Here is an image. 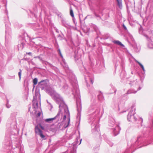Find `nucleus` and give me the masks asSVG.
<instances>
[{"mask_svg": "<svg viewBox=\"0 0 153 153\" xmlns=\"http://www.w3.org/2000/svg\"><path fill=\"white\" fill-rule=\"evenodd\" d=\"M81 140H82V139H81V140H80V143H81Z\"/></svg>", "mask_w": 153, "mask_h": 153, "instance_id": "obj_44", "label": "nucleus"}, {"mask_svg": "<svg viewBox=\"0 0 153 153\" xmlns=\"http://www.w3.org/2000/svg\"><path fill=\"white\" fill-rule=\"evenodd\" d=\"M95 16L97 17H99L100 18V16L99 15H98L97 14H95Z\"/></svg>", "mask_w": 153, "mask_h": 153, "instance_id": "obj_34", "label": "nucleus"}, {"mask_svg": "<svg viewBox=\"0 0 153 153\" xmlns=\"http://www.w3.org/2000/svg\"><path fill=\"white\" fill-rule=\"evenodd\" d=\"M47 91L49 95L56 101V103L59 105V107L60 108L62 107H65V108H64L63 120H65L66 119V117H68V121L67 122V124L65 123L63 127L65 128H66L68 126L70 123V113L68 107L64 102L63 99L55 91L51 89H49L48 90H47Z\"/></svg>", "mask_w": 153, "mask_h": 153, "instance_id": "obj_2", "label": "nucleus"}, {"mask_svg": "<svg viewBox=\"0 0 153 153\" xmlns=\"http://www.w3.org/2000/svg\"><path fill=\"white\" fill-rule=\"evenodd\" d=\"M140 147H138V148H140Z\"/></svg>", "mask_w": 153, "mask_h": 153, "instance_id": "obj_46", "label": "nucleus"}, {"mask_svg": "<svg viewBox=\"0 0 153 153\" xmlns=\"http://www.w3.org/2000/svg\"><path fill=\"white\" fill-rule=\"evenodd\" d=\"M112 42L115 44L120 45L122 47H124V45L122 44V43L118 40H113Z\"/></svg>", "mask_w": 153, "mask_h": 153, "instance_id": "obj_17", "label": "nucleus"}, {"mask_svg": "<svg viewBox=\"0 0 153 153\" xmlns=\"http://www.w3.org/2000/svg\"><path fill=\"white\" fill-rule=\"evenodd\" d=\"M62 25L66 28H68L71 26L70 23L66 21L64 19H62Z\"/></svg>", "mask_w": 153, "mask_h": 153, "instance_id": "obj_12", "label": "nucleus"}, {"mask_svg": "<svg viewBox=\"0 0 153 153\" xmlns=\"http://www.w3.org/2000/svg\"><path fill=\"white\" fill-rule=\"evenodd\" d=\"M116 91V90L115 89L114 91V92L115 93Z\"/></svg>", "mask_w": 153, "mask_h": 153, "instance_id": "obj_41", "label": "nucleus"}, {"mask_svg": "<svg viewBox=\"0 0 153 153\" xmlns=\"http://www.w3.org/2000/svg\"><path fill=\"white\" fill-rule=\"evenodd\" d=\"M35 132L36 133L38 134L41 138L44 139L45 136L43 134L42 131L37 127H36L35 128Z\"/></svg>", "mask_w": 153, "mask_h": 153, "instance_id": "obj_11", "label": "nucleus"}, {"mask_svg": "<svg viewBox=\"0 0 153 153\" xmlns=\"http://www.w3.org/2000/svg\"><path fill=\"white\" fill-rule=\"evenodd\" d=\"M60 111L59 109V111L56 115L54 117L51 118L46 119L45 120V121L46 122H50L52 121L55 119H56L57 120H59L60 118Z\"/></svg>", "mask_w": 153, "mask_h": 153, "instance_id": "obj_10", "label": "nucleus"}, {"mask_svg": "<svg viewBox=\"0 0 153 153\" xmlns=\"http://www.w3.org/2000/svg\"><path fill=\"white\" fill-rule=\"evenodd\" d=\"M56 32H58H58H59L58 31H57V30H56Z\"/></svg>", "mask_w": 153, "mask_h": 153, "instance_id": "obj_42", "label": "nucleus"}, {"mask_svg": "<svg viewBox=\"0 0 153 153\" xmlns=\"http://www.w3.org/2000/svg\"><path fill=\"white\" fill-rule=\"evenodd\" d=\"M122 27L124 30H125L127 32L128 31L125 25L124 24H123V25H122Z\"/></svg>", "mask_w": 153, "mask_h": 153, "instance_id": "obj_26", "label": "nucleus"}, {"mask_svg": "<svg viewBox=\"0 0 153 153\" xmlns=\"http://www.w3.org/2000/svg\"><path fill=\"white\" fill-rule=\"evenodd\" d=\"M84 70L86 74V75H85V79L86 82L87 83V86H89V83L90 82L92 84L94 82V78L92 74H90L89 72H88L86 71V68L83 66Z\"/></svg>", "mask_w": 153, "mask_h": 153, "instance_id": "obj_6", "label": "nucleus"}, {"mask_svg": "<svg viewBox=\"0 0 153 153\" xmlns=\"http://www.w3.org/2000/svg\"><path fill=\"white\" fill-rule=\"evenodd\" d=\"M34 58H38L39 59V60L41 62H42L43 61L42 60V58L39 56H37L35 57Z\"/></svg>", "mask_w": 153, "mask_h": 153, "instance_id": "obj_27", "label": "nucleus"}, {"mask_svg": "<svg viewBox=\"0 0 153 153\" xmlns=\"http://www.w3.org/2000/svg\"><path fill=\"white\" fill-rule=\"evenodd\" d=\"M38 84L39 85H45L46 84L45 80H42L40 82H39Z\"/></svg>", "mask_w": 153, "mask_h": 153, "instance_id": "obj_19", "label": "nucleus"}, {"mask_svg": "<svg viewBox=\"0 0 153 153\" xmlns=\"http://www.w3.org/2000/svg\"><path fill=\"white\" fill-rule=\"evenodd\" d=\"M134 60L136 63H137L141 67L142 69L144 68L143 66L140 62H139L138 61H137L136 59H135Z\"/></svg>", "mask_w": 153, "mask_h": 153, "instance_id": "obj_21", "label": "nucleus"}, {"mask_svg": "<svg viewBox=\"0 0 153 153\" xmlns=\"http://www.w3.org/2000/svg\"><path fill=\"white\" fill-rule=\"evenodd\" d=\"M7 138V137H5V138Z\"/></svg>", "mask_w": 153, "mask_h": 153, "instance_id": "obj_47", "label": "nucleus"}, {"mask_svg": "<svg viewBox=\"0 0 153 153\" xmlns=\"http://www.w3.org/2000/svg\"><path fill=\"white\" fill-rule=\"evenodd\" d=\"M152 123H153V120L152 121Z\"/></svg>", "mask_w": 153, "mask_h": 153, "instance_id": "obj_48", "label": "nucleus"}, {"mask_svg": "<svg viewBox=\"0 0 153 153\" xmlns=\"http://www.w3.org/2000/svg\"><path fill=\"white\" fill-rule=\"evenodd\" d=\"M70 15L72 17H74V14L73 10L71 7L70 9Z\"/></svg>", "mask_w": 153, "mask_h": 153, "instance_id": "obj_22", "label": "nucleus"}, {"mask_svg": "<svg viewBox=\"0 0 153 153\" xmlns=\"http://www.w3.org/2000/svg\"><path fill=\"white\" fill-rule=\"evenodd\" d=\"M22 44V46L23 45V43H22V44Z\"/></svg>", "mask_w": 153, "mask_h": 153, "instance_id": "obj_43", "label": "nucleus"}, {"mask_svg": "<svg viewBox=\"0 0 153 153\" xmlns=\"http://www.w3.org/2000/svg\"><path fill=\"white\" fill-rule=\"evenodd\" d=\"M142 69L143 70V74H144L145 73V70L144 68H142Z\"/></svg>", "mask_w": 153, "mask_h": 153, "instance_id": "obj_35", "label": "nucleus"}, {"mask_svg": "<svg viewBox=\"0 0 153 153\" xmlns=\"http://www.w3.org/2000/svg\"><path fill=\"white\" fill-rule=\"evenodd\" d=\"M102 94H100L98 96V99L99 100H102Z\"/></svg>", "mask_w": 153, "mask_h": 153, "instance_id": "obj_28", "label": "nucleus"}, {"mask_svg": "<svg viewBox=\"0 0 153 153\" xmlns=\"http://www.w3.org/2000/svg\"><path fill=\"white\" fill-rule=\"evenodd\" d=\"M47 102H48V103H49L50 104V105H51V104H50V103H49V102H48V100H47Z\"/></svg>", "mask_w": 153, "mask_h": 153, "instance_id": "obj_40", "label": "nucleus"}, {"mask_svg": "<svg viewBox=\"0 0 153 153\" xmlns=\"http://www.w3.org/2000/svg\"><path fill=\"white\" fill-rule=\"evenodd\" d=\"M132 141L134 142V143L133 144L132 143L131 145V147H137V146H138L140 144H142L143 146H146L147 145V144H145L144 143V141L142 137L140 136H139L137 138V140H136L134 139H132Z\"/></svg>", "mask_w": 153, "mask_h": 153, "instance_id": "obj_7", "label": "nucleus"}, {"mask_svg": "<svg viewBox=\"0 0 153 153\" xmlns=\"http://www.w3.org/2000/svg\"><path fill=\"white\" fill-rule=\"evenodd\" d=\"M34 30L36 31H38L39 33L41 32V31L42 30V29H41V28H36L34 29Z\"/></svg>", "mask_w": 153, "mask_h": 153, "instance_id": "obj_24", "label": "nucleus"}, {"mask_svg": "<svg viewBox=\"0 0 153 153\" xmlns=\"http://www.w3.org/2000/svg\"><path fill=\"white\" fill-rule=\"evenodd\" d=\"M145 36L147 40V45L148 48H153V42L152 39L151 37H149L146 35Z\"/></svg>", "mask_w": 153, "mask_h": 153, "instance_id": "obj_9", "label": "nucleus"}, {"mask_svg": "<svg viewBox=\"0 0 153 153\" xmlns=\"http://www.w3.org/2000/svg\"><path fill=\"white\" fill-rule=\"evenodd\" d=\"M117 4L118 7L120 9H122L123 7L122 0H116Z\"/></svg>", "mask_w": 153, "mask_h": 153, "instance_id": "obj_16", "label": "nucleus"}, {"mask_svg": "<svg viewBox=\"0 0 153 153\" xmlns=\"http://www.w3.org/2000/svg\"><path fill=\"white\" fill-rule=\"evenodd\" d=\"M51 108H52V106H51Z\"/></svg>", "mask_w": 153, "mask_h": 153, "instance_id": "obj_45", "label": "nucleus"}, {"mask_svg": "<svg viewBox=\"0 0 153 153\" xmlns=\"http://www.w3.org/2000/svg\"><path fill=\"white\" fill-rule=\"evenodd\" d=\"M17 128V126L16 125H15L13 127V132L11 134L12 135H14L15 134V131H16V129Z\"/></svg>", "mask_w": 153, "mask_h": 153, "instance_id": "obj_23", "label": "nucleus"}, {"mask_svg": "<svg viewBox=\"0 0 153 153\" xmlns=\"http://www.w3.org/2000/svg\"><path fill=\"white\" fill-rule=\"evenodd\" d=\"M27 54L30 56L31 55V54H32V53L31 52H29V53H27Z\"/></svg>", "mask_w": 153, "mask_h": 153, "instance_id": "obj_36", "label": "nucleus"}, {"mask_svg": "<svg viewBox=\"0 0 153 153\" xmlns=\"http://www.w3.org/2000/svg\"><path fill=\"white\" fill-rule=\"evenodd\" d=\"M109 123L110 126L113 127L111 129L114 136L117 135L119 133L120 130L119 126L117 123H115V120L113 118H110Z\"/></svg>", "mask_w": 153, "mask_h": 153, "instance_id": "obj_5", "label": "nucleus"}, {"mask_svg": "<svg viewBox=\"0 0 153 153\" xmlns=\"http://www.w3.org/2000/svg\"><path fill=\"white\" fill-rule=\"evenodd\" d=\"M114 107H113V108L114 109H115V108H116V107L118 108V105L117 104H116L114 105Z\"/></svg>", "mask_w": 153, "mask_h": 153, "instance_id": "obj_31", "label": "nucleus"}, {"mask_svg": "<svg viewBox=\"0 0 153 153\" xmlns=\"http://www.w3.org/2000/svg\"><path fill=\"white\" fill-rule=\"evenodd\" d=\"M137 91H135L132 89H130L124 95V96H126V95L131 94H135L136 93Z\"/></svg>", "mask_w": 153, "mask_h": 153, "instance_id": "obj_15", "label": "nucleus"}, {"mask_svg": "<svg viewBox=\"0 0 153 153\" xmlns=\"http://www.w3.org/2000/svg\"><path fill=\"white\" fill-rule=\"evenodd\" d=\"M135 108L134 107L131 108V109L128 113L127 115V120L129 121L135 122L138 121L137 123H141L143 122V119L141 118H138V119L136 118L135 116Z\"/></svg>", "mask_w": 153, "mask_h": 153, "instance_id": "obj_4", "label": "nucleus"}, {"mask_svg": "<svg viewBox=\"0 0 153 153\" xmlns=\"http://www.w3.org/2000/svg\"><path fill=\"white\" fill-rule=\"evenodd\" d=\"M6 31H5V40L7 41L11 38V30L10 28V24L9 22L5 23Z\"/></svg>", "mask_w": 153, "mask_h": 153, "instance_id": "obj_8", "label": "nucleus"}, {"mask_svg": "<svg viewBox=\"0 0 153 153\" xmlns=\"http://www.w3.org/2000/svg\"><path fill=\"white\" fill-rule=\"evenodd\" d=\"M100 112V109L94 105H91L88 109V112L89 114L88 119L92 122L91 123L92 131L95 134L99 133V126L97 122L98 119L97 117Z\"/></svg>", "mask_w": 153, "mask_h": 153, "instance_id": "obj_3", "label": "nucleus"}, {"mask_svg": "<svg viewBox=\"0 0 153 153\" xmlns=\"http://www.w3.org/2000/svg\"><path fill=\"white\" fill-rule=\"evenodd\" d=\"M74 58H75V59H78V58L77 57L76 55L74 56Z\"/></svg>", "mask_w": 153, "mask_h": 153, "instance_id": "obj_39", "label": "nucleus"}, {"mask_svg": "<svg viewBox=\"0 0 153 153\" xmlns=\"http://www.w3.org/2000/svg\"><path fill=\"white\" fill-rule=\"evenodd\" d=\"M134 51L136 52H139L140 49V47L138 46L136 43H134L133 46Z\"/></svg>", "mask_w": 153, "mask_h": 153, "instance_id": "obj_14", "label": "nucleus"}, {"mask_svg": "<svg viewBox=\"0 0 153 153\" xmlns=\"http://www.w3.org/2000/svg\"><path fill=\"white\" fill-rule=\"evenodd\" d=\"M58 53L62 59V61L65 66V70L67 74L68 77L69 79V81L71 83L73 87V94L76 98V105L77 111H81L82 106L81 101L80 100V91L76 84V77L71 71L69 70L68 65L66 64L65 60L63 58L61 51L59 49L58 50Z\"/></svg>", "mask_w": 153, "mask_h": 153, "instance_id": "obj_1", "label": "nucleus"}, {"mask_svg": "<svg viewBox=\"0 0 153 153\" xmlns=\"http://www.w3.org/2000/svg\"><path fill=\"white\" fill-rule=\"evenodd\" d=\"M33 107L35 109L38 108V102L36 99H33Z\"/></svg>", "mask_w": 153, "mask_h": 153, "instance_id": "obj_13", "label": "nucleus"}, {"mask_svg": "<svg viewBox=\"0 0 153 153\" xmlns=\"http://www.w3.org/2000/svg\"><path fill=\"white\" fill-rule=\"evenodd\" d=\"M41 115V113L40 112H38L37 114V116L38 117H40Z\"/></svg>", "mask_w": 153, "mask_h": 153, "instance_id": "obj_33", "label": "nucleus"}, {"mask_svg": "<svg viewBox=\"0 0 153 153\" xmlns=\"http://www.w3.org/2000/svg\"><path fill=\"white\" fill-rule=\"evenodd\" d=\"M38 96H39V97H40V93L38 91H35V96L33 97V99H36Z\"/></svg>", "mask_w": 153, "mask_h": 153, "instance_id": "obj_18", "label": "nucleus"}, {"mask_svg": "<svg viewBox=\"0 0 153 153\" xmlns=\"http://www.w3.org/2000/svg\"><path fill=\"white\" fill-rule=\"evenodd\" d=\"M19 70L20 71L18 73V75L19 77V79L20 80L21 78L22 70L20 69H19Z\"/></svg>", "mask_w": 153, "mask_h": 153, "instance_id": "obj_25", "label": "nucleus"}, {"mask_svg": "<svg viewBox=\"0 0 153 153\" xmlns=\"http://www.w3.org/2000/svg\"><path fill=\"white\" fill-rule=\"evenodd\" d=\"M110 146H111V147L112 146H113V143H110V144H109Z\"/></svg>", "mask_w": 153, "mask_h": 153, "instance_id": "obj_38", "label": "nucleus"}, {"mask_svg": "<svg viewBox=\"0 0 153 153\" xmlns=\"http://www.w3.org/2000/svg\"><path fill=\"white\" fill-rule=\"evenodd\" d=\"M109 36L108 35V34H107L106 36V37H104V39H108L109 37Z\"/></svg>", "mask_w": 153, "mask_h": 153, "instance_id": "obj_32", "label": "nucleus"}, {"mask_svg": "<svg viewBox=\"0 0 153 153\" xmlns=\"http://www.w3.org/2000/svg\"><path fill=\"white\" fill-rule=\"evenodd\" d=\"M38 82V79L36 78H35L33 80V86L34 87L35 85H36Z\"/></svg>", "mask_w": 153, "mask_h": 153, "instance_id": "obj_20", "label": "nucleus"}, {"mask_svg": "<svg viewBox=\"0 0 153 153\" xmlns=\"http://www.w3.org/2000/svg\"><path fill=\"white\" fill-rule=\"evenodd\" d=\"M141 88L140 87H139L137 89V91L140 90L141 89Z\"/></svg>", "mask_w": 153, "mask_h": 153, "instance_id": "obj_37", "label": "nucleus"}, {"mask_svg": "<svg viewBox=\"0 0 153 153\" xmlns=\"http://www.w3.org/2000/svg\"><path fill=\"white\" fill-rule=\"evenodd\" d=\"M6 106L7 108H9L10 107L11 105L7 103L6 105Z\"/></svg>", "mask_w": 153, "mask_h": 153, "instance_id": "obj_30", "label": "nucleus"}, {"mask_svg": "<svg viewBox=\"0 0 153 153\" xmlns=\"http://www.w3.org/2000/svg\"><path fill=\"white\" fill-rule=\"evenodd\" d=\"M131 8L132 10H135L134 3H133V4L132 5V6L131 7Z\"/></svg>", "mask_w": 153, "mask_h": 153, "instance_id": "obj_29", "label": "nucleus"}]
</instances>
